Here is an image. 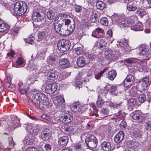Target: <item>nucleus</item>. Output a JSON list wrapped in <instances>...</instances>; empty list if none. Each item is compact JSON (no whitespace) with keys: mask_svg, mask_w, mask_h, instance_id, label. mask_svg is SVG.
<instances>
[{"mask_svg":"<svg viewBox=\"0 0 151 151\" xmlns=\"http://www.w3.org/2000/svg\"><path fill=\"white\" fill-rule=\"evenodd\" d=\"M75 27L74 20L68 22H67L63 24L54 23V28L59 34L63 36L68 35L74 31Z\"/></svg>","mask_w":151,"mask_h":151,"instance_id":"f257e3e1","label":"nucleus"},{"mask_svg":"<svg viewBox=\"0 0 151 151\" xmlns=\"http://www.w3.org/2000/svg\"><path fill=\"white\" fill-rule=\"evenodd\" d=\"M29 102L36 108L43 110L47 108L48 106V99L46 96L41 93H37L32 95Z\"/></svg>","mask_w":151,"mask_h":151,"instance_id":"f03ea898","label":"nucleus"},{"mask_svg":"<svg viewBox=\"0 0 151 151\" xmlns=\"http://www.w3.org/2000/svg\"><path fill=\"white\" fill-rule=\"evenodd\" d=\"M27 4L24 1H20L15 3L13 10L15 14L20 16L24 14L27 12Z\"/></svg>","mask_w":151,"mask_h":151,"instance_id":"7ed1b4c3","label":"nucleus"},{"mask_svg":"<svg viewBox=\"0 0 151 151\" xmlns=\"http://www.w3.org/2000/svg\"><path fill=\"white\" fill-rule=\"evenodd\" d=\"M115 24L121 27H126L129 26L130 24L127 20L126 17L123 14H114V22Z\"/></svg>","mask_w":151,"mask_h":151,"instance_id":"20e7f679","label":"nucleus"},{"mask_svg":"<svg viewBox=\"0 0 151 151\" xmlns=\"http://www.w3.org/2000/svg\"><path fill=\"white\" fill-rule=\"evenodd\" d=\"M71 43L69 40L62 39L59 41L57 43L58 50L62 52H65L68 50L70 47Z\"/></svg>","mask_w":151,"mask_h":151,"instance_id":"39448f33","label":"nucleus"},{"mask_svg":"<svg viewBox=\"0 0 151 151\" xmlns=\"http://www.w3.org/2000/svg\"><path fill=\"white\" fill-rule=\"evenodd\" d=\"M72 20H74L70 16L66 14H61L55 17L54 24V23L58 24L59 22V24H63L67 21L68 22H70Z\"/></svg>","mask_w":151,"mask_h":151,"instance_id":"423d86ee","label":"nucleus"},{"mask_svg":"<svg viewBox=\"0 0 151 151\" xmlns=\"http://www.w3.org/2000/svg\"><path fill=\"white\" fill-rule=\"evenodd\" d=\"M41 9L34 10L32 14L33 20L35 22H41L44 19V16Z\"/></svg>","mask_w":151,"mask_h":151,"instance_id":"0eeeda50","label":"nucleus"},{"mask_svg":"<svg viewBox=\"0 0 151 151\" xmlns=\"http://www.w3.org/2000/svg\"><path fill=\"white\" fill-rule=\"evenodd\" d=\"M85 142L89 149L92 150L96 147L98 141L95 136L91 135L85 139Z\"/></svg>","mask_w":151,"mask_h":151,"instance_id":"6e6552de","label":"nucleus"},{"mask_svg":"<svg viewBox=\"0 0 151 151\" xmlns=\"http://www.w3.org/2000/svg\"><path fill=\"white\" fill-rule=\"evenodd\" d=\"M27 130L29 133L37 134L41 129V127L39 124H29L27 125Z\"/></svg>","mask_w":151,"mask_h":151,"instance_id":"1a4fd4ad","label":"nucleus"},{"mask_svg":"<svg viewBox=\"0 0 151 151\" xmlns=\"http://www.w3.org/2000/svg\"><path fill=\"white\" fill-rule=\"evenodd\" d=\"M106 91L105 90H101L99 91L98 95V99L96 102V104L99 107H101L104 103V101L102 99L106 95Z\"/></svg>","mask_w":151,"mask_h":151,"instance_id":"9d476101","label":"nucleus"},{"mask_svg":"<svg viewBox=\"0 0 151 151\" xmlns=\"http://www.w3.org/2000/svg\"><path fill=\"white\" fill-rule=\"evenodd\" d=\"M57 88V85L56 83L47 84L46 85L45 91L48 94H52L56 91Z\"/></svg>","mask_w":151,"mask_h":151,"instance_id":"9b49d317","label":"nucleus"},{"mask_svg":"<svg viewBox=\"0 0 151 151\" xmlns=\"http://www.w3.org/2000/svg\"><path fill=\"white\" fill-rule=\"evenodd\" d=\"M59 73L55 70H51L47 72L46 75L47 78L49 80H54L58 79L60 80L62 79L60 78H58Z\"/></svg>","mask_w":151,"mask_h":151,"instance_id":"f8f14e48","label":"nucleus"},{"mask_svg":"<svg viewBox=\"0 0 151 151\" xmlns=\"http://www.w3.org/2000/svg\"><path fill=\"white\" fill-rule=\"evenodd\" d=\"M54 103L55 105L58 106H62L65 104L63 96L60 95L54 98Z\"/></svg>","mask_w":151,"mask_h":151,"instance_id":"ddd939ff","label":"nucleus"},{"mask_svg":"<svg viewBox=\"0 0 151 151\" xmlns=\"http://www.w3.org/2000/svg\"><path fill=\"white\" fill-rule=\"evenodd\" d=\"M51 135V131L48 129H43L41 134L42 139L44 141H47L49 139Z\"/></svg>","mask_w":151,"mask_h":151,"instance_id":"4468645a","label":"nucleus"},{"mask_svg":"<svg viewBox=\"0 0 151 151\" xmlns=\"http://www.w3.org/2000/svg\"><path fill=\"white\" fill-rule=\"evenodd\" d=\"M83 107L78 103H74L70 104V109L74 112H80L82 111Z\"/></svg>","mask_w":151,"mask_h":151,"instance_id":"2eb2a0df","label":"nucleus"},{"mask_svg":"<svg viewBox=\"0 0 151 151\" xmlns=\"http://www.w3.org/2000/svg\"><path fill=\"white\" fill-rule=\"evenodd\" d=\"M73 119L72 116L68 114H65L60 117V120L65 124L70 123Z\"/></svg>","mask_w":151,"mask_h":151,"instance_id":"dca6fc26","label":"nucleus"},{"mask_svg":"<svg viewBox=\"0 0 151 151\" xmlns=\"http://www.w3.org/2000/svg\"><path fill=\"white\" fill-rule=\"evenodd\" d=\"M69 64V61L67 59L62 58L59 60V65L61 68L64 69L68 68Z\"/></svg>","mask_w":151,"mask_h":151,"instance_id":"f3484780","label":"nucleus"},{"mask_svg":"<svg viewBox=\"0 0 151 151\" xmlns=\"http://www.w3.org/2000/svg\"><path fill=\"white\" fill-rule=\"evenodd\" d=\"M68 141V138L67 136H63L58 139V144L61 147L65 146L67 144Z\"/></svg>","mask_w":151,"mask_h":151,"instance_id":"a211bd4d","label":"nucleus"},{"mask_svg":"<svg viewBox=\"0 0 151 151\" xmlns=\"http://www.w3.org/2000/svg\"><path fill=\"white\" fill-rule=\"evenodd\" d=\"M57 55H50L47 58V62L49 65L54 66L55 65Z\"/></svg>","mask_w":151,"mask_h":151,"instance_id":"6ab92c4d","label":"nucleus"},{"mask_svg":"<svg viewBox=\"0 0 151 151\" xmlns=\"http://www.w3.org/2000/svg\"><path fill=\"white\" fill-rule=\"evenodd\" d=\"M132 118L137 121V122H142L141 113L139 111H136L133 113L132 116Z\"/></svg>","mask_w":151,"mask_h":151,"instance_id":"aec40b11","label":"nucleus"},{"mask_svg":"<svg viewBox=\"0 0 151 151\" xmlns=\"http://www.w3.org/2000/svg\"><path fill=\"white\" fill-rule=\"evenodd\" d=\"M124 137V133L120 131L116 134L114 137V140L117 143H119L123 140Z\"/></svg>","mask_w":151,"mask_h":151,"instance_id":"412c9836","label":"nucleus"},{"mask_svg":"<svg viewBox=\"0 0 151 151\" xmlns=\"http://www.w3.org/2000/svg\"><path fill=\"white\" fill-rule=\"evenodd\" d=\"M100 14L101 13L97 12H94L91 15L90 19L91 22L96 23L98 21V18L100 17Z\"/></svg>","mask_w":151,"mask_h":151,"instance_id":"4be33fe9","label":"nucleus"},{"mask_svg":"<svg viewBox=\"0 0 151 151\" xmlns=\"http://www.w3.org/2000/svg\"><path fill=\"white\" fill-rule=\"evenodd\" d=\"M129 95L132 96L137 97L141 93V92L138 90L135 87H133L129 91Z\"/></svg>","mask_w":151,"mask_h":151,"instance_id":"5701e85b","label":"nucleus"},{"mask_svg":"<svg viewBox=\"0 0 151 151\" xmlns=\"http://www.w3.org/2000/svg\"><path fill=\"white\" fill-rule=\"evenodd\" d=\"M35 139V137L34 136H26L24 138V143L27 145H31L33 143Z\"/></svg>","mask_w":151,"mask_h":151,"instance_id":"b1692460","label":"nucleus"},{"mask_svg":"<svg viewBox=\"0 0 151 151\" xmlns=\"http://www.w3.org/2000/svg\"><path fill=\"white\" fill-rule=\"evenodd\" d=\"M64 129L65 133L67 134L70 135L73 134L74 130L73 126L66 125L64 127Z\"/></svg>","mask_w":151,"mask_h":151,"instance_id":"393cba45","label":"nucleus"},{"mask_svg":"<svg viewBox=\"0 0 151 151\" xmlns=\"http://www.w3.org/2000/svg\"><path fill=\"white\" fill-rule=\"evenodd\" d=\"M131 29L135 31H140L143 30V24L141 22L138 23L131 27Z\"/></svg>","mask_w":151,"mask_h":151,"instance_id":"a878e982","label":"nucleus"},{"mask_svg":"<svg viewBox=\"0 0 151 151\" xmlns=\"http://www.w3.org/2000/svg\"><path fill=\"white\" fill-rule=\"evenodd\" d=\"M139 55H144L146 54L148 51L149 49L146 46L143 45L139 48Z\"/></svg>","mask_w":151,"mask_h":151,"instance_id":"bb28decb","label":"nucleus"},{"mask_svg":"<svg viewBox=\"0 0 151 151\" xmlns=\"http://www.w3.org/2000/svg\"><path fill=\"white\" fill-rule=\"evenodd\" d=\"M76 63L79 67H82L85 66L86 62L84 58L81 57H79L77 59Z\"/></svg>","mask_w":151,"mask_h":151,"instance_id":"cd10ccee","label":"nucleus"},{"mask_svg":"<svg viewBox=\"0 0 151 151\" xmlns=\"http://www.w3.org/2000/svg\"><path fill=\"white\" fill-rule=\"evenodd\" d=\"M135 65L139 71H142L146 68V63H145L138 62L136 63Z\"/></svg>","mask_w":151,"mask_h":151,"instance_id":"c85d7f7f","label":"nucleus"},{"mask_svg":"<svg viewBox=\"0 0 151 151\" xmlns=\"http://www.w3.org/2000/svg\"><path fill=\"white\" fill-rule=\"evenodd\" d=\"M101 146L103 150L104 151H109L111 148L110 144L108 142H103Z\"/></svg>","mask_w":151,"mask_h":151,"instance_id":"c756f323","label":"nucleus"},{"mask_svg":"<svg viewBox=\"0 0 151 151\" xmlns=\"http://www.w3.org/2000/svg\"><path fill=\"white\" fill-rule=\"evenodd\" d=\"M9 25L6 23H4L1 20H0V32H2L8 29Z\"/></svg>","mask_w":151,"mask_h":151,"instance_id":"7c9ffc66","label":"nucleus"},{"mask_svg":"<svg viewBox=\"0 0 151 151\" xmlns=\"http://www.w3.org/2000/svg\"><path fill=\"white\" fill-rule=\"evenodd\" d=\"M140 83H141L142 85L143 86L144 89H145L150 84L149 82L148 79L147 77L144 78L142 79Z\"/></svg>","mask_w":151,"mask_h":151,"instance_id":"2f4dec72","label":"nucleus"},{"mask_svg":"<svg viewBox=\"0 0 151 151\" xmlns=\"http://www.w3.org/2000/svg\"><path fill=\"white\" fill-rule=\"evenodd\" d=\"M128 40L125 39H123L121 42L119 41H118L117 43L116 44V45L118 47L119 46L121 47H124L128 44Z\"/></svg>","mask_w":151,"mask_h":151,"instance_id":"473e14b6","label":"nucleus"},{"mask_svg":"<svg viewBox=\"0 0 151 151\" xmlns=\"http://www.w3.org/2000/svg\"><path fill=\"white\" fill-rule=\"evenodd\" d=\"M55 15V12L52 10L49 11L47 13V17L50 20H52L54 18Z\"/></svg>","mask_w":151,"mask_h":151,"instance_id":"72a5a7b5","label":"nucleus"},{"mask_svg":"<svg viewBox=\"0 0 151 151\" xmlns=\"http://www.w3.org/2000/svg\"><path fill=\"white\" fill-rule=\"evenodd\" d=\"M46 34L45 31H40L37 33V41L40 42L44 38Z\"/></svg>","mask_w":151,"mask_h":151,"instance_id":"f704fd0d","label":"nucleus"},{"mask_svg":"<svg viewBox=\"0 0 151 151\" xmlns=\"http://www.w3.org/2000/svg\"><path fill=\"white\" fill-rule=\"evenodd\" d=\"M16 64L17 68L23 67L25 65L24 60L22 58H19L16 61Z\"/></svg>","mask_w":151,"mask_h":151,"instance_id":"c9c22d12","label":"nucleus"},{"mask_svg":"<svg viewBox=\"0 0 151 151\" xmlns=\"http://www.w3.org/2000/svg\"><path fill=\"white\" fill-rule=\"evenodd\" d=\"M113 52L110 49H107L105 52V55L106 58L107 59H112Z\"/></svg>","mask_w":151,"mask_h":151,"instance_id":"e433bc0d","label":"nucleus"},{"mask_svg":"<svg viewBox=\"0 0 151 151\" xmlns=\"http://www.w3.org/2000/svg\"><path fill=\"white\" fill-rule=\"evenodd\" d=\"M45 57V53L39 52H38L37 55L35 56V58L37 60H42L44 59Z\"/></svg>","mask_w":151,"mask_h":151,"instance_id":"4c0bfd02","label":"nucleus"},{"mask_svg":"<svg viewBox=\"0 0 151 151\" xmlns=\"http://www.w3.org/2000/svg\"><path fill=\"white\" fill-rule=\"evenodd\" d=\"M147 13L145 10L142 9H138L136 11L137 14L142 17L146 15Z\"/></svg>","mask_w":151,"mask_h":151,"instance_id":"58836bf2","label":"nucleus"},{"mask_svg":"<svg viewBox=\"0 0 151 151\" xmlns=\"http://www.w3.org/2000/svg\"><path fill=\"white\" fill-rule=\"evenodd\" d=\"M107 114V110L106 109L103 108L100 111L99 114L98 115L100 118H102L106 116Z\"/></svg>","mask_w":151,"mask_h":151,"instance_id":"ea45409f","label":"nucleus"},{"mask_svg":"<svg viewBox=\"0 0 151 151\" xmlns=\"http://www.w3.org/2000/svg\"><path fill=\"white\" fill-rule=\"evenodd\" d=\"M97 45L100 48H104L106 46V43L104 40H100L98 42Z\"/></svg>","mask_w":151,"mask_h":151,"instance_id":"a19ab883","label":"nucleus"},{"mask_svg":"<svg viewBox=\"0 0 151 151\" xmlns=\"http://www.w3.org/2000/svg\"><path fill=\"white\" fill-rule=\"evenodd\" d=\"M86 57L88 59L93 60L96 57V55L94 52H86L85 53Z\"/></svg>","mask_w":151,"mask_h":151,"instance_id":"79ce46f5","label":"nucleus"},{"mask_svg":"<svg viewBox=\"0 0 151 151\" xmlns=\"http://www.w3.org/2000/svg\"><path fill=\"white\" fill-rule=\"evenodd\" d=\"M96 6L98 9L102 10L105 7V4L103 2L99 1L97 2Z\"/></svg>","mask_w":151,"mask_h":151,"instance_id":"37998d69","label":"nucleus"},{"mask_svg":"<svg viewBox=\"0 0 151 151\" xmlns=\"http://www.w3.org/2000/svg\"><path fill=\"white\" fill-rule=\"evenodd\" d=\"M137 9V7L134 4H128L127 6V9L130 11H134Z\"/></svg>","mask_w":151,"mask_h":151,"instance_id":"c03bdc74","label":"nucleus"},{"mask_svg":"<svg viewBox=\"0 0 151 151\" xmlns=\"http://www.w3.org/2000/svg\"><path fill=\"white\" fill-rule=\"evenodd\" d=\"M35 78L33 76L29 77L27 80V84L30 85L34 83L35 81H37Z\"/></svg>","mask_w":151,"mask_h":151,"instance_id":"a18cd8bd","label":"nucleus"},{"mask_svg":"<svg viewBox=\"0 0 151 151\" xmlns=\"http://www.w3.org/2000/svg\"><path fill=\"white\" fill-rule=\"evenodd\" d=\"M100 23L102 25L107 26L108 24V21L107 18L106 17L102 18L100 19Z\"/></svg>","mask_w":151,"mask_h":151,"instance_id":"49530a36","label":"nucleus"},{"mask_svg":"<svg viewBox=\"0 0 151 151\" xmlns=\"http://www.w3.org/2000/svg\"><path fill=\"white\" fill-rule=\"evenodd\" d=\"M139 97L138 99L139 102L142 103L144 102L146 100V97L145 95L144 94H141L138 96Z\"/></svg>","mask_w":151,"mask_h":151,"instance_id":"de8ad7c7","label":"nucleus"},{"mask_svg":"<svg viewBox=\"0 0 151 151\" xmlns=\"http://www.w3.org/2000/svg\"><path fill=\"white\" fill-rule=\"evenodd\" d=\"M134 77L132 75H130L127 76L125 80L129 81L130 83L133 84L134 81Z\"/></svg>","mask_w":151,"mask_h":151,"instance_id":"09e8293b","label":"nucleus"},{"mask_svg":"<svg viewBox=\"0 0 151 151\" xmlns=\"http://www.w3.org/2000/svg\"><path fill=\"white\" fill-rule=\"evenodd\" d=\"M73 148L76 150H81L82 148L80 143L73 144L72 145Z\"/></svg>","mask_w":151,"mask_h":151,"instance_id":"8fccbe9b","label":"nucleus"},{"mask_svg":"<svg viewBox=\"0 0 151 151\" xmlns=\"http://www.w3.org/2000/svg\"><path fill=\"white\" fill-rule=\"evenodd\" d=\"M133 133L134 136L139 137L141 135L142 133L139 130L136 129L134 130L133 131Z\"/></svg>","mask_w":151,"mask_h":151,"instance_id":"3c124183","label":"nucleus"},{"mask_svg":"<svg viewBox=\"0 0 151 151\" xmlns=\"http://www.w3.org/2000/svg\"><path fill=\"white\" fill-rule=\"evenodd\" d=\"M128 103L130 106H134L136 104V100L133 98L130 99L128 102Z\"/></svg>","mask_w":151,"mask_h":151,"instance_id":"603ef678","label":"nucleus"},{"mask_svg":"<svg viewBox=\"0 0 151 151\" xmlns=\"http://www.w3.org/2000/svg\"><path fill=\"white\" fill-rule=\"evenodd\" d=\"M83 83L82 81L81 80L80 77L78 76L75 78V83L78 85H80Z\"/></svg>","mask_w":151,"mask_h":151,"instance_id":"864d4df0","label":"nucleus"},{"mask_svg":"<svg viewBox=\"0 0 151 151\" xmlns=\"http://www.w3.org/2000/svg\"><path fill=\"white\" fill-rule=\"evenodd\" d=\"M76 53L77 55L81 54L83 52V48L82 47H78L75 49Z\"/></svg>","mask_w":151,"mask_h":151,"instance_id":"5fc2aeb1","label":"nucleus"},{"mask_svg":"<svg viewBox=\"0 0 151 151\" xmlns=\"http://www.w3.org/2000/svg\"><path fill=\"white\" fill-rule=\"evenodd\" d=\"M120 56V54L119 51L115 50L114 52V59L117 60Z\"/></svg>","mask_w":151,"mask_h":151,"instance_id":"6e6d98bb","label":"nucleus"},{"mask_svg":"<svg viewBox=\"0 0 151 151\" xmlns=\"http://www.w3.org/2000/svg\"><path fill=\"white\" fill-rule=\"evenodd\" d=\"M145 128L147 130H151V122H146L145 124Z\"/></svg>","mask_w":151,"mask_h":151,"instance_id":"4d7b16f0","label":"nucleus"},{"mask_svg":"<svg viewBox=\"0 0 151 151\" xmlns=\"http://www.w3.org/2000/svg\"><path fill=\"white\" fill-rule=\"evenodd\" d=\"M44 148L46 151H50L52 149V146L49 144L46 143L44 146Z\"/></svg>","mask_w":151,"mask_h":151,"instance_id":"13d9d810","label":"nucleus"},{"mask_svg":"<svg viewBox=\"0 0 151 151\" xmlns=\"http://www.w3.org/2000/svg\"><path fill=\"white\" fill-rule=\"evenodd\" d=\"M124 48V52H125L126 54H127L129 53L131 51V48L129 47V44L126 45Z\"/></svg>","mask_w":151,"mask_h":151,"instance_id":"bf43d9fd","label":"nucleus"},{"mask_svg":"<svg viewBox=\"0 0 151 151\" xmlns=\"http://www.w3.org/2000/svg\"><path fill=\"white\" fill-rule=\"evenodd\" d=\"M108 77L111 80H113V73L112 70L109 71L108 74Z\"/></svg>","mask_w":151,"mask_h":151,"instance_id":"052dcab7","label":"nucleus"},{"mask_svg":"<svg viewBox=\"0 0 151 151\" xmlns=\"http://www.w3.org/2000/svg\"><path fill=\"white\" fill-rule=\"evenodd\" d=\"M133 84L130 83V82L127 81L126 80H124V85L126 87H129L131 86Z\"/></svg>","mask_w":151,"mask_h":151,"instance_id":"680f3d73","label":"nucleus"},{"mask_svg":"<svg viewBox=\"0 0 151 151\" xmlns=\"http://www.w3.org/2000/svg\"><path fill=\"white\" fill-rule=\"evenodd\" d=\"M96 31V29H95L93 31L92 34V36L98 38L99 37V33L98 32H97V31Z\"/></svg>","mask_w":151,"mask_h":151,"instance_id":"e2e57ef3","label":"nucleus"},{"mask_svg":"<svg viewBox=\"0 0 151 151\" xmlns=\"http://www.w3.org/2000/svg\"><path fill=\"white\" fill-rule=\"evenodd\" d=\"M28 89L27 87H26L19 89V91L20 93L22 94H25Z\"/></svg>","mask_w":151,"mask_h":151,"instance_id":"0e129e2a","label":"nucleus"},{"mask_svg":"<svg viewBox=\"0 0 151 151\" xmlns=\"http://www.w3.org/2000/svg\"><path fill=\"white\" fill-rule=\"evenodd\" d=\"M35 40V37L32 36L31 37H29L27 39V42L32 44L34 40Z\"/></svg>","mask_w":151,"mask_h":151,"instance_id":"69168bd1","label":"nucleus"},{"mask_svg":"<svg viewBox=\"0 0 151 151\" xmlns=\"http://www.w3.org/2000/svg\"><path fill=\"white\" fill-rule=\"evenodd\" d=\"M19 89L26 88L25 84H24L21 81H19L18 84Z\"/></svg>","mask_w":151,"mask_h":151,"instance_id":"338daca9","label":"nucleus"},{"mask_svg":"<svg viewBox=\"0 0 151 151\" xmlns=\"http://www.w3.org/2000/svg\"><path fill=\"white\" fill-rule=\"evenodd\" d=\"M25 151H39L37 148L33 147L28 148Z\"/></svg>","mask_w":151,"mask_h":151,"instance_id":"774afa93","label":"nucleus"}]
</instances>
